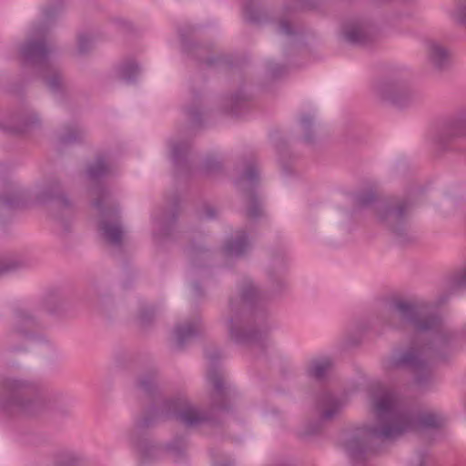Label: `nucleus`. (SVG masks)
I'll list each match as a JSON object with an SVG mask.
<instances>
[{
  "label": "nucleus",
  "instance_id": "obj_1",
  "mask_svg": "<svg viewBox=\"0 0 466 466\" xmlns=\"http://www.w3.org/2000/svg\"><path fill=\"white\" fill-rule=\"evenodd\" d=\"M437 428L433 415L417 416L411 410H373L372 420L357 429L346 443L353 463L363 461L371 451L372 441H395L409 432Z\"/></svg>",
  "mask_w": 466,
  "mask_h": 466
},
{
  "label": "nucleus",
  "instance_id": "obj_2",
  "mask_svg": "<svg viewBox=\"0 0 466 466\" xmlns=\"http://www.w3.org/2000/svg\"><path fill=\"white\" fill-rule=\"evenodd\" d=\"M153 410L154 412L139 420L137 427L140 430L155 425L162 417L173 420L185 428L194 429L201 426H217L221 423L219 410Z\"/></svg>",
  "mask_w": 466,
  "mask_h": 466
},
{
  "label": "nucleus",
  "instance_id": "obj_3",
  "mask_svg": "<svg viewBox=\"0 0 466 466\" xmlns=\"http://www.w3.org/2000/svg\"><path fill=\"white\" fill-rule=\"evenodd\" d=\"M341 410H323V412L319 415V420L314 423L309 424L304 432L303 436H309L316 434L321 428V422L331 420L340 415Z\"/></svg>",
  "mask_w": 466,
  "mask_h": 466
},
{
  "label": "nucleus",
  "instance_id": "obj_4",
  "mask_svg": "<svg viewBox=\"0 0 466 466\" xmlns=\"http://www.w3.org/2000/svg\"><path fill=\"white\" fill-rule=\"evenodd\" d=\"M187 448L186 439L182 436L175 437L166 445V451L173 456L176 461L182 460L185 456Z\"/></svg>",
  "mask_w": 466,
  "mask_h": 466
},
{
  "label": "nucleus",
  "instance_id": "obj_5",
  "mask_svg": "<svg viewBox=\"0 0 466 466\" xmlns=\"http://www.w3.org/2000/svg\"><path fill=\"white\" fill-rule=\"evenodd\" d=\"M331 366V360L328 357L314 360L309 368L310 375L319 378L324 375L325 371Z\"/></svg>",
  "mask_w": 466,
  "mask_h": 466
},
{
  "label": "nucleus",
  "instance_id": "obj_6",
  "mask_svg": "<svg viewBox=\"0 0 466 466\" xmlns=\"http://www.w3.org/2000/svg\"><path fill=\"white\" fill-rule=\"evenodd\" d=\"M344 35L346 39L352 43H362L365 37L363 28L356 25L348 26L345 29Z\"/></svg>",
  "mask_w": 466,
  "mask_h": 466
},
{
  "label": "nucleus",
  "instance_id": "obj_7",
  "mask_svg": "<svg viewBox=\"0 0 466 466\" xmlns=\"http://www.w3.org/2000/svg\"><path fill=\"white\" fill-rule=\"evenodd\" d=\"M107 239L111 242H117L121 239L122 230L118 225H110L104 228Z\"/></svg>",
  "mask_w": 466,
  "mask_h": 466
},
{
  "label": "nucleus",
  "instance_id": "obj_8",
  "mask_svg": "<svg viewBox=\"0 0 466 466\" xmlns=\"http://www.w3.org/2000/svg\"><path fill=\"white\" fill-rule=\"evenodd\" d=\"M17 384L15 381H6L0 385V395L3 399L9 400L15 397V390Z\"/></svg>",
  "mask_w": 466,
  "mask_h": 466
},
{
  "label": "nucleus",
  "instance_id": "obj_9",
  "mask_svg": "<svg viewBox=\"0 0 466 466\" xmlns=\"http://www.w3.org/2000/svg\"><path fill=\"white\" fill-rule=\"evenodd\" d=\"M434 324V319L430 318L418 319L414 320V326L419 330H427Z\"/></svg>",
  "mask_w": 466,
  "mask_h": 466
},
{
  "label": "nucleus",
  "instance_id": "obj_10",
  "mask_svg": "<svg viewBox=\"0 0 466 466\" xmlns=\"http://www.w3.org/2000/svg\"><path fill=\"white\" fill-rule=\"evenodd\" d=\"M433 459L431 458V456L426 453L422 452L420 454L419 457V463L417 466H432Z\"/></svg>",
  "mask_w": 466,
  "mask_h": 466
},
{
  "label": "nucleus",
  "instance_id": "obj_11",
  "mask_svg": "<svg viewBox=\"0 0 466 466\" xmlns=\"http://www.w3.org/2000/svg\"><path fill=\"white\" fill-rule=\"evenodd\" d=\"M438 54H439V68H440L442 64H444L445 62H448L450 56L446 49L440 47V46H439Z\"/></svg>",
  "mask_w": 466,
  "mask_h": 466
},
{
  "label": "nucleus",
  "instance_id": "obj_12",
  "mask_svg": "<svg viewBox=\"0 0 466 466\" xmlns=\"http://www.w3.org/2000/svg\"><path fill=\"white\" fill-rule=\"evenodd\" d=\"M397 309L401 315H405V314L410 313L412 311V308L410 305L405 304V303H400L397 306Z\"/></svg>",
  "mask_w": 466,
  "mask_h": 466
},
{
  "label": "nucleus",
  "instance_id": "obj_13",
  "mask_svg": "<svg viewBox=\"0 0 466 466\" xmlns=\"http://www.w3.org/2000/svg\"><path fill=\"white\" fill-rule=\"evenodd\" d=\"M453 134L455 136H464L466 135V123H461L456 126L454 128Z\"/></svg>",
  "mask_w": 466,
  "mask_h": 466
},
{
  "label": "nucleus",
  "instance_id": "obj_14",
  "mask_svg": "<svg viewBox=\"0 0 466 466\" xmlns=\"http://www.w3.org/2000/svg\"><path fill=\"white\" fill-rule=\"evenodd\" d=\"M457 19L466 25V7H460V9L457 11Z\"/></svg>",
  "mask_w": 466,
  "mask_h": 466
},
{
  "label": "nucleus",
  "instance_id": "obj_15",
  "mask_svg": "<svg viewBox=\"0 0 466 466\" xmlns=\"http://www.w3.org/2000/svg\"><path fill=\"white\" fill-rule=\"evenodd\" d=\"M139 450L142 453L143 456H147L148 455V451H147V443L144 442L142 443L140 446H139Z\"/></svg>",
  "mask_w": 466,
  "mask_h": 466
},
{
  "label": "nucleus",
  "instance_id": "obj_16",
  "mask_svg": "<svg viewBox=\"0 0 466 466\" xmlns=\"http://www.w3.org/2000/svg\"><path fill=\"white\" fill-rule=\"evenodd\" d=\"M376 408L382 409V408H388V407L385 404H381V405L377 406Z\"/></svg>",
  "mask_w": 466,
  "mask_h": 466
},
{
  "label": "nucleus",
  "instance_id": "obj_17",
  "mask_svg": "<svg viewBox=\"0 0 466 466\" xmlns=\"http://www.w3.org/2000/svg\"><path fill=\"white\" fill-rule=\"evenodd\" d=\"M438 145H439V146L441 145V142H440V141L438 142Z\"/></svg>",
  "mask_w": 466,
  "mask_h": 466
}]
</instances>
